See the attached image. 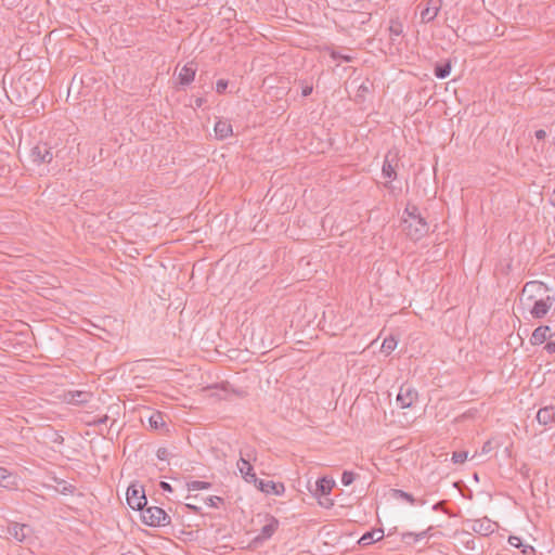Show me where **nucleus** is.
<instances>
[{
	"instance_id": "f257e3e1",
	"label": "nucleus",
	"mask_w": 555,
	"mask_h": 555,
	"mask_svg": "<svg viewBox=\"0 0 555 555\" xmlns=\"http://www.w3.org/2000/svg\"><path fill=\"white\" fill-rule=\"evenodd\" d=\"M141 518L150 527H165L171 521L170 516L158 506L143 507Z\"/></svg>"
},
{
	"instance_id": "f03ea898",
	"label": "nucleus",
	"mask_w": 555,
	"mask_h": 555,
	"mask_svg": "<svg viewBox=\"0 0 555 555\" xmlns=\"http://www.w3.org/2000/svg\"><path fill=\"white\" fill-rule=\"evenodd\" d=\"M403 231L412 241H418L424 237L429 230L428 223L423 217H415L412 220H402Z\"/></svg>"
},
{
	"instance_id": "7ed1b4c3",
	"label": "nucleus",
	"mask_w": 555,
	"mask_h": 555,
	"mask_svg": "<svg viewBox=\"0 0 555 555\" xmlns=\"http://www.w3.org/2000/svg\"><path fill=\"white\" fill-rule=\"evenodd\" d=\"M127 503L134 511H142L147 504L143 487L131 483L127 489Z\"/></svg>"
},
{
	"instance_id": "20e7f679",
	"label": "nucleus",
	"mask_w": 555,
	"mask_h": 555,
	"mask_svg": "<svg viewBox=\"0 0 555 555\" xmlns=\"http://www.w3.org/2000/svg\"><path fill=\"white\" fill-rule=\"evenodd\" d=\"M60 151L55 154L52 153V149L46 142H40L34 146L30 151V157L34 164H51L54 157H59Z\"/></svg>"
},
{
	"instance_id": "39448f33",
	"label": "nucleus",
	"mask_w": 555,
	"mask_h": 555,
	"mask_svg": "<svg viewBox=\"0 0 555 555\" xmlns=\"http://www.w3.org/2000/svg\"><path fill=\"white\" fill-rule=\"evenodd\" d=\"M555 302V297L547 295L546 297H540L533 300V306L530 309V314L534 319L544 318Z\"/></svg>"
},
{
	"instance_id": "423d86ee",
	"label": "nucleus",
	"mask_w": 555,
	"mask_h": 555,
	"mask_svg": "<svg viewBox=\"0 0 555 555\" xmlns=\"http://www.w3.org/2000/svg\"><path fill=\"white\" fill-rule=\"evenodd\" d=\"M418 399V392L411 385L403 384L397 396V402L402 409L411 408Z\"/></svg>"
},
{
	"instance_id": "0eeeda50",
	"label": "nucleus",
	"mask_w": 555,
	"mask_h": 555,
	"mask_svg": "<svg viewBox=\"0 0 555 555\" xmlns=\"http://www.w3.org/2000/svg\"><path fill=\"white\" fill-rule=\"evenodd\" d=\"M547 291L548 287L545 283L541 281H530L525 284L522 288V295L527 296V300H534L537 298L543 297Z\"/></svg>"
},
{
	"instance_id": "6e6552de",
	"label": "nucleus",
	"mask_w": 555,
	"mask_h": 555,
	"mask_svg": "<svg viewBox=\"0 0 555 555\" xmlns=\"http://www.w3.org/2000/svg\"><path fill=\"white\" fill-rule=\"evenodd\" d=\"M334 486H335V481H334L333 478H330L327 476H323V477L319 478L315 481L313 489L309 488V491L314 496L330 495V493H331L332 489L334 488Z\"/></svg>"
},
{
	"instance_id": "1a4fd4ad",
	"label": "nucleus",
	"mask_w": 555,
	"mask_h": 555,
	"mask_svg": "<svg viewBox=\"0 0 555 555\" xmlns=\"http://www.w3.org/2000/svg\"><path fill=\"white\" fill-rule=\"evenodd\" d=\"M442 0H428L425 8L421 11L423 23L433 22L441 9Z\"/></svg>"
},
{
	"instance_id": "9d476101",
	"label": "nucleus",
	"mask_w": 555,
	"mask_h": 555,
	"mask_svg": "<svg viewBox=\"0 0 555 555\" xmlns=\"http://www.w3.org/2000/svg\"><path fill=\"white\" fill-rule=\"evenodd\" d=\"M197 67L196 64L193 62H190L185 64L178 75V85L181 87L189 86L195 78Z\"/></svg>"
},
{
	"instance_id": "9b49d317",
	"label": "nucleus",
	"mask_w": 555,
	"mask_h": 555,
	"mask_svg": "<svg viewBox=\"0 0 555 555\" xmlns=\"http://www.w3.org/2000/svg\"><path fill=\"white\" fill-rule=\"evenodd\" d=\"M496 524L488 518L476 519L473 521L472 530L482 537H487L494 532Z\"/></svg>"
},
{
	"instance_id": "f8f14e48",
	"label": "nucleus",
	"mask_w": 555,
	"mask_h": 555,
	"mask_svg": "<svg viewBox=\"0 0 555 555\" xmlns=\"http://www.w3.org/2000/svg\"><path fill=\"white\" fill-rule=\"evenodd\" d=\"M256 488L266 494L281 495L285 491L282 482H274L273 480L260 479Z\"/></svg>"
},
{
	"instance_id": "ddd939ff",
	"label": "nucleus",
	"mask_w": 555,
	"mask_h": 555,
	"mask_svg": "<svg viewBox=\"0 0 555 555\" xmlns=\"http://www.w3.org/2000/svg\"><path fill=\"white\" fill-rule=\"evenodd\" d=\"M30 532V527L14 522L8 527V534L18 542H24Z\"/></svg>"
},
{
	"instance_id": "4468645a",
	"label": "nucleus",
	"mask_w": 555,
	"mask_h": 555,
	"mask_svg": "<svg viewBox=\"0 0 555 555\" xmlns=\"http://www.w3.org/2000/svg\"><path fill=\"white\" fill-rule=\"evenodd\" d=\"M397 160V154H391V152H388L385 156L384 164L382 167V173L385 178L391 180H395L397 178V171L395 168L393 162Z\"/></svg>"
},
{
	"instance_id": "2eb2a0df",
	"label": "nucleus",
	"mask_w": 555,
	"mask_h": 555,
	"mask_svg": "<svg viewBox=\"0 0 555 555\" xmlns=\"http://www.w3.org/2000/svg\"><path fill=\"white\" fill-rule=\"evenodd\" d=\"M280 521L274 516H267V524L261 528L260 534L257 540H268L270 539L275 531L278 530Z\"/></svg>"
},
{
	"instance_id": "dca6fc26",
	"label": "nucleus",
	"mask_w": 555,
	"mask_h": 555,
	"mask_svg": "<svg viewBox=\"0 0 555 555\" xmlns=\"http://www.w3.org/2000/svg\"><path fill=\"white\" fill-rule=\"evenodd\" d=\"M551 336V327L548 325H540L533 331L530 343L531 345H541Z\"/></svg>"
},
{
	"instance_id": "f3484780",
	"label": "nucleus",
	"mask_w": 555,
	"mask_h": 555,
	"mask_svg": "<svg viewBox=\"0 0 555 555\" xmlns=\"http://www.w3.org/2000/svg\"><path fill=\"white\" fill-rule=\"evenodd\" d=\"M537 420L539 424L544 426L555 423L554 406L550 405L540 409L537 413Z\"/></svg>"
},
{
	"instance_id": "a211bd4d",
	"label": "nucleus",
	"mask_w": 555,
	"mask_h": 555,
	"mask_svg": "<svg viewBox=\"0 0 555 555\" xmlns=\"http://www.w3.org/2000/svg\"><path fill=\"white\" fill-rule=\"evenodd\" d=\"M384 538L383 529H373L366 531L359 540V544L362 546H366L372 544L373 542H377Z\"/></svg>"
},
{
	"instance_id": "6ab92c4d",
	"label": "nucleus",
	"mask_w": 555,
	"mask_h": 555,
	"mask_svg": "<svg viewBox=\"0 0 555 555\" xmlns=\"http://www.w3.org/2000/svg\"><path fill=\"white\" fill-rule=\"evenodd\" d=\"M216 138L224 140L232 134V125L229 120H218L215 125Z\"/></svg>"
},
{
	"instance_id": "aec40b11",
	"label": "nucleus",
	"mask_w": 555,
	"mask_h": 555,
	"mask_svg": "<svg viewBox=\"0 0 555 555\" xmlns=\"http://www.w3.org/2000/svg\"><path fill=\"white\" fill-rule=\"evenodd\" d=\"M452 64L450 60H446L442 63H436L434 74L439 79L447 78L451 73Z\"/></svg>"
},
{
	"instance_id": "412c9836",
	"label": "nucleus",
	"mask_w": 555,
	"mask_h": 555,
	"mask_svg": "<svg viewBox=\"0 0 555 555\" xmlns=\"http://www.w3.org/2000/svg\"><path fill=\"white\" fill-rule=\"evenodd\" d=\"M373 88V82H371L369 79L363 81L357 89L354 101L357 103H363L366 99V94L371 92Z\"/></svg>"
},
{
	"instance_id": "4be33fe9",
	"label": "nucleus",
	"mask_w": 555,
	"mask_h": 555,
	"mask_svg": "<svg viewBox=\"0 0 555 555\" xmlns=\"http://www.w3.org/2000/svg\"><path fill=\"white\" fill-rule=\"evenodd\" d=\"M388 31H389V38H390L391 42H395L397 40V37H400L403 35V25L399 21V18L390 20Z\"/></svg>"
},
{
	"instance_id": "5701e85b",
	"label": "nucleus",
	"mask_w": 555,
	"mask_h": 555,
	"mask_svg": "<svg viewBox=\"0 0 555 555\" xmlns=\"http://www.w3.org/2000/svg\"><path fill=\"white\" fill-rule=\"evenodd\" d=\"M13 486L14 477L5 467L0 466V487L11 488Z\"/></svg>"
},
{
	"instance_id": "b1692460",
	"label": "nucleus",
	"mask_w": 555,
	"mask_h": 555,
	"mask_svg": "<svg viewBox=\"0 0 555 555\" xmlns=\"http://www.w3.org/2000/svg\"><path fill=\"white\" fill-rule=\"evenodd\" d=\"M149 424H150V427L157 430V429H160L163 428L166 423L164 421V415L162 412H154L150 417H149Z\"/></svg>"
},
{
	"instance_id": "393cba45",
	"label": "nucleus",
	"mask_w": 555,
	"mask_h": 555,
	"mask_svg": "<svg viewBox=\"0 0 555 555\" xmlns=\"http://www.w3.org/2000/svg\"><path fill=\"white\" fill-rule=\"evenodd\" d=\"M390 493L393 499H401L409 502L410 504H415L417 502V500L411 493L400 489H391Z\"/></svg>"
},
{
	"instance_id": "a878e982",
	"label": "nucleus",
	"mask_w": 555,
	"mask_h": 555,
	"mask_svg": "<svg viewBox=\"0 0 555 555\" xmlns=\"http://www.w3.org/2000/svg\"><path fill=\"white\" fill-rule=\"evenodd\" d=\"M397 347V340L395 337L390 336L388 338H385L380 351L385 354H389L391 351H393Z\"/></svg>"
},
{
	"instance_id": "bb28decb",
	"label": "nucleus",
	"mask_w": 555,
	"mask_h": 555,
	"mask_svg": "<svg viewBox=\"0 0 555 555\" xmlns=\"http://www.w3.org/2000/svg\"><path fill=\"white\" fill-rule=\"evenodd\" d=\"M186 487L189 491L205 490L209 489L211 487V483L207 481L193 480L188 482Z\"/></svg>"
},
{
	"instance_id": "cd10ccee",
	"label": "nucleus",
	"mask_w": 555,
	"mask_h": 555,
	"mask_svg": "<svg viewBox=\"0 0 555 555\" xmlns=\"http://www.w3.org/2000/svg\"><path fill=\"white\" fill-rule=\"evenodd\" d=\"M82 78L81 77H77V75H75L70 81V85H69V88H68V94H70L72 92H75L77 94H80V90H81V87H82Z\"/></svg>"
},
{
	"instance_id": "c85d7f7f",
	"label": "nucleus",
	"mask_w": 555,
	"mask_h": 555,
	"mask_svg": "<svg viewBox=\"0 0 555 555\" xmlns=\"http://www.w3.org/2000/svg\"><path fill=\"white\" fill-rule=\"evenodd\" d=\"M237 468L241 475H243V472L251 473L254 470V467L251 466L249 461L245 460L243 456H241L237 462Z\"/></svg>"
},
{
	"instance_id": "c756f323",
	"label": "nucleus",
	"mask_w": 555,
	"mask_h": 555,
	"mask_svg": "<svg viewBox=\"0 0 555 555\" xmlns=\"http://www.w3.org/2000/svg\"><path fill=\"white\" fill-rule=\"evenodd\" d=\"M358 475L350 470H344L341 474V483L344 486H350Z\"/></svg>"
},
{
	"instance_id": "7c9ffc66",
	"label": "nucleus",
	"mask_w": 555,
	"mask_h": 555,
	"mask_svg": "<svg viewBox=\"0 0 555 555\" xmlns=\"http://www.w3.org/2000/svg\"><path fill=\"white\" fill-rule=\"evenodd\" d=\"M467 451H455L452 454V461L454 464H463L467 460Z\"/></svg>"
},
{
	"instance_id": "2f4dec72",
	"label": "nucleus",
	"mask_w": 555,
	"mask_h": 555,
	"mask_svg": "<svg viewBox=\"0 0 555 555\" xmlns=\"http://www.w3.org/2000/svg\"><path fill=\"white\" fill-rule=\"evenodd\" d=\"M317 498H318V502H319L320 506H322L323 508L330 509L334 506V500L331 499L328 495L317 496Z\"/></svg>"
},
{
	"instance_id": "473e14b6",
	"label": "nucleus",
	"mask_w": 555,
	"mask_h": 555,
	"mask_svg": "<svg viewBox=\"0 0 555 555\" xmlns=\"http://www.w3.org/2000/svg\"><path fill=\"white\" fill-rule=\"evenodd\" d=\"M404 214L408 215V217H409V218H406L408 220H412L415 217H422L418 212L417 206H415V205H408L406 208L404 209Z\"/></svg>"
},
{
	"instance_id": "72a5a7b5",
	"label": "nucleus",
	"mask_w": 555,
	"mask_h": 555,
	"mask_svg": "<svg viewBox=\"0 0 555 555\" xmlns=\"http://www.w3.org/2000/svg\"><path fill=\"white\" fill-rule=\"evenodd\" d=\"M89 393L85 391H77L75 395H73L72 400L76 403L82 404L88 402Z\"/></svg>"
},
{
	"instance_id": "f704fd0d",
	"label": "nucleus",
	"mask_w": 555,
	"mask_h": 555,
	"mask_svg": "<svg viewBox=\"0 0 555 555\" xmlns=\"http://www.w3.org/2000/svg\"><path fill=\"white\" fill-rule=\"evenodd\" d=\"M242 477L244 478V480L246 482L254 483L255 487H257L258 481L260 480L259 478H257V476H256L254 470L251 473L243 472Z\"/></svg>"
},
{
	"instance_id": "c9c22d12",
	"label": "nucleus",
	"mask_w": 555,
	"mask_h": 555,
	"mask_svg": "<svg viewBox=\"0 0 555 555\" xmlns=\"http://www.w3.org/2000/svg\"><path fill=\"white\" fill-rule=\"evenodd\" d=\"M206 503L211 507H218L223 503V499L221 496L211 495L206 499Z\"/></svg>"
},
{
	"instance_id": "e433bc0d",
	"label": "nucleus",
	"mask_w": 555,
	"mask_h": 555,
	"mask_svg": "<svg viewBox=\"0 0 555 555\" xmlns=\"http://www.w3.org/2000/svg\"><path fill=\"white\" fill-rule=\"evenodd\" d=\"M229 86V81L225 79H219L216 82V92L219 94H223Z\"/></svg>"
},
{
	"instance_id": "4c0bfd02",
	"label": "nucleus",
	"mask_w": 555,
	"mask_h": 555,
	"mask_svg": "<svg viewBox=\"0 0 555 555\" xmlns=\"http://www.w3.org/2000/svg\"><path fill=\"white\" fill-rule=\"evenodd\" d=\"M402 541L406 544L416 543V537L414 532H404L402 533Z\"/></svg>"
},
{
	"instance_id": "58836bf2",
	"label": "nucleus",
	"mask_w": 555,
	"mask_h": 555,
	"mask_svg": "<svg viewBox=\"0 0 555 555\" xmlns=\"http://www.w3.org/2000/svg\"><path fill=\"white\" fill-rule=\"evenodd\" d=\"M508 543L517 548H521V546L524 545L521 538L517 535H509Z\"/></svg>"
},
{
	"instance_id": "ea45409f",
	"label": "nucleus",
	"mask_w": 555,
	"mask_h": 555,
	"mask_svg": "<svg viewBox=\"0 0 555 555\" xmlns=\"http://www.w3.org/2000/svg\"><path fill=\"white\" fill-rule=\"evenodd\" d=\"M156 455L159 460L165 461L168 459L169 451L166 448H159L156 452Z\"/></svg>"
},
{
	"instance_id": "a19ab883",
	"label": "nucleus",
	"mask_w": 555,
	"mask_h": 555,
	"mask_svg": "<svg viewBox=\"0 0 555 555\" xmlns=\"http://www.w3.org/2000/svg\"><path fill=\"white\" fill-rule=\"evenodd\" d=\"M521 553L524 555H534L535 554V550L532 545H529V544H524L521 546Z\"/></svg>"
},
{
	"instance_id": "79ce46f5",
	"label": "nucleus",
	"mask_w": 555,
	"mask_h": 555,
	"mask_svg": "<svg viewBox=\"0 0 555 555\" xmlns=\"http://www.w3.org/2000/svg\"><path fill=\"white\" fill-rule=\"evenodd\" d=\"M51 442L56 443V444H63L64 437L61 434H59L57 431H54L53 436L51 438Z\"/></svg>"
},
{
	"instance_id": "37998d69",
	"label": "nucleus",
	"mask_w": 555,
	"mask_h": 555,
	"mask_svg": "<svg viewBox=\"0 0 555 555\" xmlns=\"http://www.w3.org/2000/svg\"><path fill=\"white\" fill-rule=\"evenodd\" d=\"M544 350L552 354L555 352V340H548L545 346H544Z\"/></svg>"
},
{
	"instance_id": "c03bdc74",
	"label": "nucleus",
	"mask_w": 555,
	"mask_h": 555,
	"mask_svg": "<svg viewBox=\"0 0 555 555\" xmlns=\"http://www.w3.org/2000/svg\"><path fill=\"white\" fill-rule=\"evenodd\" d=\"M431 529H433V527H429L428 529H426V530H424V531H422V532H420V533H415L416 542H418V541H421V540H423V539L427 538V537H428V533H429V531H430Z\"/></svg>"
},
{
	"instance_id": "a18cd8bd",
	"label": "nucleus",
	"mask_w": 555,
	"mask_h": 555,
	"mask_svg": "<svg viewBox=\"0 0 555 555\" xmlns=\"http://www.w3.org/2000/svg\"><path fill=\"white\" fill-rule=\"evenodd\" d=\"M313 91L312 85H306L301 89V95L302 96H309Z\"/></svg>"
},
{
	"instance_id": "49530a36",
	"label": "nucleus",
	"mask_w": 555,
	"mask_h": 555,
	"mask_svg": "<svg viewBox=\"0 0 555 555\" xmlns=\"http://www.w3.org/2000/svg\"><path fill=\"white\" fill-rule=\"evenodd\" d=\"M159 487L165 492H172L173 491L172 487L168 482H166V481H160L159 482Z\"/></svg>"
},
{
	"instance_id": "de8ad7c7",
	"label": "nucleus",
	"mask_w": 555,
	"mask_h": 555,
	"mask_svg": "<svg viewBox=\"0 0 555 555\" xmlns=\"http://www.w3.org/2000/svg\"><path fill=\"white\" fill-rule=\"evenodd\" d=\"M534 135L538 140H544L546 137V132L543 129H539L535 131Z\"/></svg>"
},
{
	"instance_id": "09e8293b",
	"label": "nucleus",
	"mask_w": 555,
	"mask_h": 555,
	"mask_svg": "<svg viewBox=\"0 0 555 555\" xmlns=\"http://www.w3.org/2000/svg\"><path fill=\"white\" fill-rule=\"evenodd\" d=\"M185 507L190 511H192L193 513L195 514H201V508L197 507L196 505H193V504H190V503H186L185 504Z\"/></svg>"
},
{
	"instance_id": "8fccbe9b",
	"label": "nucleus",
	"mask_w": 555,
	"mask_h": 555,
	"mask_svg": "<svg viewBox=\"0 0 555 555\" xmlns=\"http://www.w3.org/2000/svg\"><path fill=\"white\" fill-rule=\"evenodd\" d=\"M205 102H206V100L204 98H196L194 100V106L199 108L204 105Z\"/></svg>"
},
{
	"instance_id": "3c124183",
	"label": "nucleus",
	"mask_w": 555,
	"mask_h": 555,
	"mask_svg": "<svg viewBox=\"0 0 555 555\" xmlns=\"http://www.w3.org/2000/svg\"><path fill=\"white\" fill-rule=\"evenodd\" d=\"M446 505V502L444 501H439L437 502L434 506H433V509L434 511H444L443 509V506Z\"/></svg>"
},
{
	"instance_id": "603ef678",
	"label": "nucleus",
	"mask_w": 555,
	"mask_h": 555,
	"mask_svg": "<svg viewBox=\"0 0 555 555\" xmlns=\"http://www.w3.org/2000/svg\"><path fill=\"white\" fill-rule=\"evenodd\" d=\"M108 421V416L104 415L93 422L94 425L105 424Z\"/></svg>"
},
{
	"instance_id": "864d4df0",
	"label": "nucleus",
	"mask_w": 555,
	"mask_h": 555,
	"mask_svg": "<svg viewBox=\"0 0 555 555\" xmlns=\"http://www.w3.org/2000/svg\"><path fill=\"white\" fill-rule=\"evenodd\" d=\"M230 386L229 383H222L221 385H215L212 388H221L222 390L227 391L228 387Z\"/></svg>"
},
{
	"instance_id": "5fc2aeb1",
	"label": "nucleus",
	"mask_w": 555,
	"mask_h": 555,
	"mask_svg": "<svg viewBox=\"0 0 555 555\" xmlns=\"http://www.w3.org/2000/svg\"><path fill=\"white\" fill-rule=\"evenodd\" d=\"M74 490H75V487H74L73 485H68V486H65V487L63 488V493H65V491H68V492H70V493H73V492H74Z\"/></svg>"
},
{
	"instance_id": "6e6d98bb",
	"label": "nucleus",
	"mask_w": 555,
	"mask_h": 555,
	"mask_svg": "<svg viewBox=\"0 0 555 555\" xmlns=\"http://www.w3.org/2000/svg\"><path fill=\"white\" fill-rule=\"evenodd\" d=\"M490 441L486 442L482 447V451L487 452L489 450Z\"/></svg>"
},
{
	"instance_id": "4d7b16f0",
	"label": "nucleus",
	"mask_w": 555,
	"mask_h": 555,
	"mask_svg": "<svg viewBox=\"0 0 555 555\" xmlns=\"http://www.w3.org/2000/svg\"><path fill=\"white\" fill-rule=\"evenodd\" d=\"M385 186H386V188H390V181L386 182V183H385Z\"/></svg>"
}]
</instances>
